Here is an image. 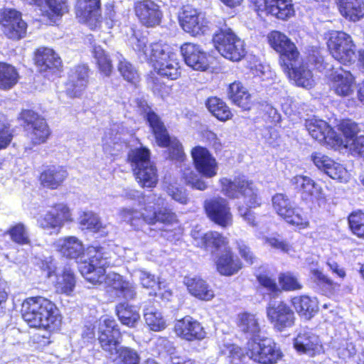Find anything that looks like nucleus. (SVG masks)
<instances>
[{"instance_id": "f257e3e1", "label": "nucleus", "mask_w": 364, "mask_h": 364, "mask_svg": "<svg viewBox=\"0 0 364 364\" xmlns=\"http://www.w3.org/2000/svg\"><path fill=\"white\" fill-rule=\"evenodd\" d=\"M57 250L75 260L79 272L88 282L100 285L105 281L108 257L105 247L91 244L85 247L77 237L68 236L58 240Z\"/></svg>"}, {"instance_id": "f03ea898", "label": "nucleus", "mask_w": 364, "mask_h": 364, "mask_svg": "<svg viewBox=\"0 0 364 364\" xmlns=\"http://www.w3.org/2000/svg\"><path fill=\"white\" fill-rule=\"evenodd\" d=\"M269 46L279 55V63L290 80L301 87L311 86V70L302 59L296 45L284 33L274 30L267 36Z\"/></svg>"}, {"instance_id": "7ed1b4c3", "label": "nucleus", "mask_w": 364, "mask_h": 364, "mask_svg": "<svg viewBox=\"0 0 364 364\" xmlns=\"http://www.w3.org/2000/svg\"><path fill=\"white\" fill-rule=\"evenodd\" d=\"M119 215L136 231L141 230L145 225L154 226L159 223L163 226L162 232L166 235L168 234V237H175L183 232L176 213L168 205L155 208L144 204L139 209L124 208L120 210Z\"/></svg>"}, {"instance_id": "20e7f679", "label": "nucleus", "mask_w": 364, "mask_h": 364, "mask_svg": "<svg viewBox=\"0 0 364 364\" xmlns=\"http://www.w3.org/2000/svg\"><path fill=\"white\" fill-rule=\"evenodd\" d=\"M219 184L221 192L226 198L231 200L240 197L244 198L247 207L239 206L237 208L239 215L250 225L257 226L256 217L252 209L260 207L263 200L259 189L255 182L242 174L235 176L233 179L221 178L219 180Z\"/></svg>"}, {"instance_id": "39448f33", "label": "nucleus", "mask_w": 364, "mask_h": 364, "mask_svg": "<svg viewBox=\"0 0 364 364\" xmlns=\"http://www.w3.org/2000/svg\"><path fill=\"white\" fill-rule=\"evenodd\" d=\"M22 318L30 328L58 331L62 324V316L56 304L41 296L25 299L21 304Z\"/></svg>"}, {"instance_id": "423d86ee", "label": "nucleus", "mask_w": 364, "mask_h": 364, "mask_svg": "<svg viewBox=\"0 0 364 364\" xmlns=\"http://www.w3.org/2000/svg\"><path fill=\"white\" fill-rule=\"evenodd\" d=\"M138 51L144 55L147 63L161 77L176 80L181 75V67L176 53L168 50L161 43H153L147 47L138 44Z\"/></svg>"}, {"instance_id": "0eeeda50", "label": "nucleus", "mask_w": 364, "mask_h": 364, "mask_svg": "<svg viewBox=\"0 0 364 364\" xmlns=\"http://www.w3.org/2000/svg\"><path fill=\"white\" fill-rule=\"evenodd\" d=\"M327 50L331 56L343 65L355 62L356 45L352 36L343 31H330L325 37Z\"/></svg>"}, {"instance_id": "6e6552de", "label": "nucleus", "mask_w": 364, "mask_h": 364, "mask_svg": "<svg viewBox=\"0 0 364 364\" xmlns=\"http://www.w3.org/2000/svg\"><path fill=\"white\" fill-rule=\"evenodd\" d=\"M272 204L277 215L288 225L299 230L310 227L308 214L303 208L295 205L286 194L275 193L272 197Z\"/></svg>"}, {"instance_id": "1a4fd4ad", "label": "nucleus", "mask_w": 364, "mask_h": 364, "mask_svg": "<svg viewBox=\"0 0 364 364\" xmlns=\"http://www.w3.org/2000/svg\"><path fill=\"white\" fill-rule=\"evenodd\" d=\"M213 41L220 55L232 62H240L247 55L245 41L229 27L219 28L213 35Z\"/></svg>"}, {"instance_id": "9d476101", "label": "nucleus", "mask_w": 364, "mask_h": 364, "mask_svg": "<svg viewBox=\"0 0 364 364\" xmlns=\"http://www.w3.org/2000/svg\"><path fill=\"white\" fill-rule=\"evenodd\" d=\"M255 277L259 286L266 289L272 297L277 296L282 291H299L304 287L299 276L291 271L278 274L279 284L273 275L266 271L256 274Z\"/></svg>"}, {"instance_id": "9b49d317", "label": "nucleus", "mask_w": 364, "mask_h": 364, "mask_svg": "<svg viewBox=\"0 0 364 364\" xmlns=\"http://www.w3.org/2000/svg\"><path fill=\"white\" fill-rule=\"evenodd\" d=\"M246 353L250 360L259 364H276L283 357V353L277 343L267 337L249 339Z\"/></svg>"}, {"instance_id": "f8f14e48", "label": "nucleus", "mask_w": 364, "mask_h": 364, "mask_svg": "<svg viewBox=\"0 0 364 364\" xmlns=\"http://www.w3.org/2000/svg\"><path fill=\"white\" fill-rule=\"evenodd\" d=\"M250 6L258 16H272L278 20L287 21L294 16L292 0H249Z\"/></svg>"}, {"instance_id": "ddd939ff", "label": "nucleus", "mask_w": 364, "mask_h": 364, "mask_svg": "<svg viewBox=\"0 0 364 364\" xmlns=\"http://www.w3.org/2000/svg\"><path fill=\"white\" fill-rule=\"evenodd\" d=\"M178 19L182 30L191 36H203L208 30V21L204 14L191 5L182 6Z\"/></svg>"}, {"instance_id": "4468645a", "label": "nucleus", "mask_w": 364, "mask_h": 364, "mask_svg": "<svg viewBox=\"0 0 364 364\" xmlns=\"http://www.w3.org/2000/svg\"><path fill=\"white\" fill-rule=\"evenodd\" d=\"M0 25L4 35L11 41H19L27 34L28 24L22 13L15 9L5 8L0 11Z\"/></svg>"}, {"instance_id": "2eb2a0df", "label": "nucleus", "mask_w": 364, "mask_h": 364, "mask_svg": "<svg viewBox=\"0 0 364 364\" xmlns=\"http://www.w3.org/2000/svg\"><path fill=\"white\" fill-rule=\"evenodd\" d=\"M208 218L221 228H227L233 224V215L227 199L216 196L207 199L203 203Z\"/></svg>"}, {"instance_id": "dca6fc26", "label": "nucleus", "mask_w": 364, "mask_h": 364, "mask_svg": "<svg viewBox=\"0 0 364 364\" xmlns=\"http://www.w3.org/2000/svg\"><path fill=\"white\" fill-rule=\"evenodd\" d=\"M122 340V333L116 320L112 316L105 318L98 328L97 341L101 348L109 354L116 353Z\"/></svg>"}, {"instance_id": "f3484780", "label": "nucleus", "mask_w": 364, "mask_h": 364, "mask_svg": "<svg viewBox=\"0 0 364 364\" xmlns=\"http://www.w3.org/2000/svg\"><path fill=\"white\" fill-rule=\"evenodd\" d=\"M306 127L312 138L334 149L343 144L342 137L323 120L311 119L306 122Z\"/></svg>"}, {"instance_id": "a211bd4d", "label": "nucleus", "mask_w": 364, "mask_h": 364, "mask_svg": "<svg viewBox=\"0 0 364 364\" xmlns=\"http://www.w3.org/2000/svg\"><path fill=\"white\" fill-rule=\"evenodd\" d=\"M133 10L139 23L146 28H155L161 23L163 12L153 0H136Z\"/></svg>"}, {"instance_id": "6ab92c4d", "label": "nucleus", "mask_w": 364, "mask_h": 364, "mask_svg": "<svg viewBox=\"0 0 364 364\" xmlns=\"http://www.w3.org/2000/svg\"><path fill=\"white\" fill-rule=\"evenodd\" d=\"M33 63L40 73H55L62 70L63 62L60 55L51 48L40 46L32 55Z\"/></svg>"}, {"instance_id": "aec40b11", "label": "nucleus", "mask_w": 364, "mask_h": 364, "mask_svg": "<svg viewBox=\"0 0 364 364\" xmlns=\"http://www.w3.org/2000/svg\"><path fill=\"white\" fill-rule=\"evenodd\" d=\"M173 331L178 337L188 342L201 341L207 337L206 330L202 323L191 316L177 320Z\"/></svg>"}, {"instance_id": "412c9836", "label": "nucleus", "mask_w": 364, "mask_h": 364, "mask_svg": "<svg viewBox=\"0 0 364 364\" xmlns=\"http://www.w3.org/2000/svg\"><path fill=\"white\" fill-rule=\"evenodd\" d=\"M68 176L69 173L66 166L49 164L42 168L37 180L43 188L53 191L63 187Z\"/></svg>"}, {"instance_id": "4be33fe9", "label": "nucleus", "mask_w": 364, "mask_h": 364, "mask_svg": "<svg viewBox=\"0 0 364 364\" xmlns=\"http://www.w3.org/2000/svg\"><path fill=\"white\" fill-rule=\"evenodd\" d=\"M75 14L90 30H95L102 23L101 0H77Z\"/></svg>"}, {"instance_id": "5701e85b", "label": "nucleus", "mask_w": 364, "mask_h": 364, "mask_svg": "<svg viewBox=\"0 0 364 364\" xmlns=\"http://www.w3.org/2000/svg\"><path fill=\"white\" fill-rule=\"evenodd\" d=\"M267 316L274 328L280 332L292 327L295 323L294 313L284 301L268 306Z\"/></svg>"}, {"instance_id": "b1692460", "label": "nucleus", "mask_w": 364, "mask_h": 364, "mask_svg": "<svg viewBox=\"0 0 364 364\" xmlns=\"http://www.w3.org/2000/svg\"><path fill=\"white\" fill-rule=\"evenodd\" d=\"M215 271L223 277L237 274L245 267L243 261L228 246L217 255L214 262Z\"/></svg>"}, {"instance_id": "393cba45", "label": "nucleus", "mask_w": 364, "mask_h": 364, "mask_svg": "<svg viewBox=\"0 0 364 364\" xmlns=\"http://www.w3.org/2000/svg\"><path fill=\"white\" fill-rule=\"evenodd\" d=\"M191 155L195 168L202 176L213 178L217 175L218 164L207 148L196 146L192 148Z\"/></svg>"}, {"instance_id": "a878e982", "label": "nucleus", "mask_w": 364, "mask_h": 364, "mask_svg": "<svg viewBox=\"0 0 364 364\" xmlns=\"http://www.w3.org/2000/svg\"><path fill=\"white\" fill-rule=\"evenodd\" d=\"M72 221L71 213L68 205L57 203L52 205V210L48 211L39 220L40 226L44 230H52L59 233L65 223Z\"/></svg>"}, {"instance_id": "bb28decb", "label": "nucleus", "mask_w": 364, "mask_h": 364, "mask_svg": "<svg viewBox=\"0 0 364 364\" xmlns=\"http://www.w3.org/2000/svg\"><path fill=\"white\" fill-rule=\"evenodd\" d=\"M293 346L299 354L314 357L324 352L323 343L318 335L309 330L299 331L293 339Z\"/></svg>"}, {"instance_id": "cd10ccee", "label": "nucleus", "mask_w": 364, "mask_h": 364, "mask_svg": "<svg viewBox=\"0 0 364 364\" xmlns=\"http://www.w3.org/2000/svg\"><path fill=\"white\" fill-rule=\"evenodd\" d=\"M90 69L87 65H77L72 70L65 84V93L71 98L80 97L87 87Z\"/></svg>"}, {"instance_id": "c85d7f7f", "label": "nucleus", "mask_w": 364, "mask_h": 364, "mask_svg": "<svg viewBox=\"0 0 364 364\" xmlns=\"http://www.w3.org/2000/svg\"><path fill=\"white\" fill-rule=\"evenodd\" d=\"M181 52L186 64L193 70L206 71L210 68L208 54L198 45L185 43Z\"/></svg>"}, {"instance_id": "c756f323", "label": "nucleus", "mask_w": 364, "mask_h": 364, "mask_svg": "<svg viewBox=\"0 0 364 364\" xmlns=\"http://www.w3.org/2000/svg\"><path fill=\"white\" fill-rule=\"evenodd\" d=\"M311 159L319 170L325 172L331 178L340 181L345 180L347 173L345 167L327 155L319 151H314L311 155Z\"/></svg>"}, {"instance_id": "7c9ffc66", "label": "nucleus", "mask_w": 364, "mask_h": 364, "mask_svg": "<svg viewBox=\"0 0 364 364\" xmlns=\"http://www.w3.org/2000/svg\"><path fill=\"white\" fill-rule=\"evenodd\" d=\"M290 183L295 191L300 194L302 200L313 201L322 195V188L311 178L304 175H296L291 178Z\"/></svg>"}, {"instance_id": "2f4dec72", "label": "nucleus", "mask_w": 364, "mask_h": 364, "mask_svg": "<svg viewBox=\"0 0 364 364\" xmlns=\"http://www.w3.org/2000/svg\"><path fill=\"white\" fill-rule=\"evenodd\" d=\"M192 236L196 246L204 250L218 251L222 247L225 249L229 246L228 239L218 231L209 230L203 234L196 232Z\"/></svg>"}, {"instance_id": "473e14b6", "label": "nucleus", "mask_w": 364, "mask_h": 364, "mask_svg": "<svg viewBox=\"0 0 364 364\" xmlns=\"http://www.w3.org/2000/svg\"><path fill=\"white\" fill-rule=\"evenodd\" d=\"M330 82L331 90L339 97H346L353 94L355 78L349 70L333 73Z\"/></svg>"}, {"instance_id": "72a5a7b5", "label": "nucleus", "mask_w": 364, "mask_h": 364, "mask_svg": "<svg viewBox=\"0 0 364 364\" xmlns=\"http://www.w3.org/2000/svg\"><path fill=\"white\" fill-rule=\"evenodd\" d=\"M228 97L231 102L243 111H249L254 105L251 94L243 83L235 80L228 87Z\"/></svg>"}, {"instance_id": "f704fd0d", "label": "nucleus", "mask_w": 364, "mask_h": 364, "mask_svg": "<svg viewBox=\"0 0 364 364\" xmlns=\"http://www.w3.org/2000/svg\"><path fill=\"white\" fill-rule=\"evenodd\" d=\"M335 3L346 21L355 23L364 18V0H335Z\"/></svg>"}, {"instance_id": "c9c22d12", "label": "nucleus", "mask_w": 364, "mask_h": 364, "mask_svg": "<svg viewBox=\"0 0 364 364\" xmlns=\"http://www.w3.org/2000/svg\"><path fill=\"white\" fill-rule=\"evenodd\" d=\"M291 304L298 315L306 320L312 318L319 309L316 299L308 295L303 294L292 297Z\"/></svg>"}, {"instance_id": "e433bc0d", "label": "nucleus", "mask_w": 364, "mask_h": 364, "mask_svg": "<svg viewBox=\"0 0 364 364\" xmlns=\"http://www.w3.org/2000/svg\"><path fill=\"white\" fill-rule=\"evenodd\" d=\"M236 325L239 331L252 338L258 336L261 327L257 315L249 311H242L237 314Z\"/></svg>"}, {"instance_id": "4c0bfd02", "label": "nucleus", "mask_w": 364, "mask_h": 364, "mask_svg": "<svg viewBox=\"0 0 364 364\" xmlns=\"http://www.w3.org/2000/svg\"><path fill=\"white\" fill-rule=\"evenodd\" d=\"M148 125L158 146L165 148L173 139V137L169 134L166 127L159 115H155L154 114H149Z\"/></svg>"}, {"instance_id": "58836bf2", "label": "nucleus", "mask_w": 364, "mask_h": 364, "mask_svg": "<svg viewBox=\"0 0 364 364\" xmlns=\"http://www.w3.org/2000/svg\"><path fill=\"white\" fill-rule=\"evenodd\" d=\"M43 2L46 9L42 11L41 16L51 24H57L63 16L69 12L70 6L68 0H43Z\"/></svg>"}, {"instance_id": "ea45409f", "label": "nucleus", "mask_w": 364, "mask_h": 364, "mask_svg": "<svg viewBox=\"0 0 364 364\" xmlns=\"http://www.w3.org/2000/svg\"><path fill=\"white\" fill-rule=\"evenodd\" d=\"M218 355L223 358L225 364H246V350L233 343L222 344L219 348Z\"/></svg>"}, {"instance_id": "a19ab883", "label": "nucleus", "mask_w": 364, "mask_h": 364, "mask_svg": "<svg viewBox=\"0 0 364 364\" xmlns=\"http://www.w3.org/2000/svg\"><path fill=\"white\" fill-rule=\"evenodd\" d=\"M205 105L208 112L220 122H225L233 117L231 108L220 97L217 96L208 97L205 101Z\"/></svg>"}, {"instance_id": "79ce46f5", "label": "nucleus", "mask_w": 364, "mask_h": 364, "mask_svg": "<svg viewBox=\"0 0 364 364\" xmlns=\"http://www.w3.org/2000/svg\"><path fill=\"white\" fill-rule=\"evenodd\" d=\"M186 286L188 292L194 297L202 301H210L215 297L213 290L205 280L200 277L187 279Z\"/></svg>"}, {"instance_id": "37998d69", "label": "nucleus", "mask_w": 364, "mask_h": 364, "mask_svg": "<svg viewBox=\"0 0 364 364\" xmlns=\"http://www.w3.org/2000/svg\"><path fill=\"white\" fill-rule=\"evenodd\" d=\"M132 172L137 183L143 188H155L158 184V170L153 161Z\"/></svg>"}, {"instance_id": "c03bdc74", "label": "nucleus", "mask_w": 364, "mask_h": 364, "mask_svg": "<svg viewBox=\"0 0 364 364\" xmlns=\"http://www.w3.org/2000/svg\"><path fill=\"white\" fill-rule=\"evenodd\" d=\"M19 79V73L14 65L0 62V90H11L18 84Z\"/></svg>"}, {"instance_id": "a18cd8bd", "label": "nucleus", "mask_w": 364, "mask_h": 364, "mask_svg": "<svg viewBox=\"0 0 364 364\" xmlns=\"http://www.w3.org/2000/svg\"><path fill=\"white\" fill-rule=\"evenodd\" d=\"M115 313L122 325L129 328L136 327L140 321L139 311L132 305L127 302H121L115 307Z\"/></svg>"}, {"instance_id": "49530a36", "label": "nucleus", "mask_w": 364, "mask_h": 364, "mask_svg": "<svg viewBox=\"0 0 364 364\" xmlns=\"http://www.w3.org/2000/svg\"><path fill=\"white\" fill-rule=\"evenodd\" d=\"M25 132L33 146L46 144L52 134L46 119L31 127Z\"/></svg>"}, {"instance_id": "de8ad7c7", "label": "nucleus", "mask_w": 364, "mask_h": 364, "mask_svg": "<svg viewBox=\"0 0 364 364\" xmlns=\"http://www.w3.org/2000/svg\"><path fill=\"white\" fill-rule=\"evenodd\" d=\"M76 286V276L70 267H64L61 273L56 276L54 287L56 290L65 295H71Z\"/></svg>"}, {"instance_id": "09e8293b", "label": "nucleus", "mask_w": 364, "mask_h": 364, "mask_svg": "<svg viewBox=\"0 0 364 364\" xmlns=\"http://www.w3.org/2000/svg\"><path fill=\"white\" fill-rule=\"evenodd\" d=\"M110 285L117 297L126 300H132L136 297V287L122 276H114Z\"/></svg>"}, {"instance_id": "8fccbe9b", "label": "nucleus", "mask_w": 364, "mask_h": 364, "mask_svg": "<svg viewBox=\"0 0 364 364\" xmlns=\"http://www.w3.org/2000/svg\"><path fill=\"white\" fill-rule=\"evenodd\" d=\"M126 161L131 166L132 171H134L152 162L151 151L144 146L131 149L127 153Z\"/></svg>"}, {"instance_id": "3c124183", "label": "nucleus", "mask_w": 364, "mask_h": 364, "mask_svg": "<svg viewBox=\"0 0 364 364\" xmlns=\"http://www.w3.org/2000/svg\"><path fill=\"white\" fill-rule=\"evenodd\" d=\"M92 53L100 73L105 77H109L113 70V65L108 53L100 46H94Z\"/></svg>"}, {"instance_id": "603ef678", "label": "nucleus", "mask_w": 364, "mask_h": 364, "mask_svg": "<svg viewBox=\"0 0 364 364\" xmlns=\"http://www.w3.org/2000/svg\"><path fill=\"white\" fill-rule=\"evenodd\" d=\"M4 235H9L10 240L18 245H28L31 244V239L28 228L23 223H16L4 232Z\"/></svg>"}, {"instance_id": "864d4df0", "label": "nucleus", "mask_w": 364, "mask_h": 364, "mask_svg": "<svg viewBox=\"0 0 364 364\" xmlns=\"http://www.w3.org/2000/svg\"><path fill=\"white\" fill-rule=\"evenodd\" d=\"M348 230L357 239L364 241V211L353 210L347 216Z\"/></svg>"}, {"instance_id": "5fc2aeb1", "label": "nucleus", "mask_w": 364, "mask_h": 364, "mask_svg": "<svg viewBox=\"0 0 364 364\" xmlns=\"http://www.w3.org/2000/svg\"><path fill=\"white\" fill-rule=\"evenodd\" d=\"M117 70L120 75L127 82L134 86L139 83L141 77L138 70L127 59L122 58L118 62Z\"/></svg>"}, {"instance_id": "6e6d98bb", "label": "nucleus", "mask_w": 364, "mask_h": 364, "mask_svg": "<svg viewBox=\"0 0 364 364\" xmlns=\"http://www.w3.org/2000/svg\"><path fill=\"white\" fill-rule=\"evenodd\" d=\"M181 178L192 189L203 191L208 188L207 183L191 166L185 167L181 170Z\"/></svg>"}, {"instance_id": "4d7b16f0", "label": "nucleus", "mask_w": 364, "mask_h": 364, "mask_svg": "<svg viewBox=\"0 0 364 364\" xmlns=\"http://www.w3.org/2000/svg\"><path fill=\"white\" fill-rule=\"evenodd\" d=\"M17 119L21 122L24 132L45 119L42 115L33 109H21Z\"/></svg>"}, {"instance_id": "13d9d810", "label": "nucleus", "mask_w": 364, "mask_h": 364, "mask_svg": "<svg viewBox=\"0 0 364 364\" xmlns=\"http://www.w3.org/2000/svg\"><path fill=\"white\" fill-rule=\"evenodd\" d=\"M79 224L82 228L92 232H99L104 228V225L99 217L92 212L82 213L79 218Z\"/></svg>"}, {"instance_id": "bf43d9fd", "label": "nucleus", "mask_w": 364, "mask_h": 364, "mask_svg": "<svg viewBox=\"0 0 364 364\" xmlns=\"http://www.w3.org/2000/svg\"><path fill=\"white\" fill-rule=\"evenodd\" d=\"M235 245L242 260L243 259L248 265H252L257 262V257L246 241L242 239L237 240Z\"/></svg>"}, {"instance_id": "052dcab7", "label": "nucleus", "mask_w": 364, "mask_h": 364, "mask_svg": "<svg viewBox=\"0 0 364 364\" xmlns=\"http://www.w3.org/2000/svg\"><path fill=\"white\" fill-rule=\"evenodd\" d=\"M265 242L271 248L282 253H289L292 250V245L279 235L268 237Z\"/></svg>"}, {"instance_id": "680f3d73", "label": "nucleus", "mask_w": 364, "mask_h": 364, "mask_svg": "<svg viewBox=\"0 0 364 364\" xmlns=\"http://www.w3.org/2000/svg\"><path fill=\"white\" fill-rule=\"evenodd\" d=\"M337 127L348 139H355L360 131L358 124L349 119L341 120Z\"/></svg>"}, {"instance_id": "e2e57ef3", "label": "nucleus", "mask_w": 364, "mask_h": 364, "mask_svg": "<svg viewBox=\"0 0 364 364\" xmlns=\"http://www.w3.org/2000/svg\"><path fill=\"white\" fill-rule=\"evenodd\" d=\"M14 130L7 122H0V150L6 149L14 139Z\"/></svg>"}, {"instance_id": "0e129e2a", "label": "nucleus", "mask_w": 364, "mask_h": 364, "mask_svg": "<svg viewBox=\"0 0 364 364\" xmlns=\"http://www.w3.org/2000/svg\"><path fill=\"white\" fill-rule=\"evenodd\" d=\"M167 149L168 157L171 160L183 161L185 159V153L183 151V146L176 137L171 141L168 146L165 147Z\"/></svg>"}, {"instance_id": "69168bd1", "label": "nucleus", "mask_w": 364, "mask_h": 364, "mask_svg": "<svg viewBox=\"0 0 364 364\" xmlns=\"http://www.w3.org/2000/svg\"><path fill=\"white\" fill-rule=\"evenodd\" d=\"M145 319L152 331H159L164 329L166 326V322L157 312L146 313Z\"/></svg>"}, {"instance_id": "338daca9", "label": "nucleus", "mask_w": 364, "mask_h": 364, "mask_svg": "<svg viewBox=\"0 0 364 364\" xmlns=\"http://www.w3.org/2000/svg\"><path fill=\"white\" fill-rule=\"evenodd\" d=\"M311 274L318 285L329 289H334L336 284L327 276L323 274L320 269H313L311 270Z\"/></svg>"}, {"instance_id": "774afa93", "label": "nucleus", "mask_w": 364, "mask_h": 364, "mask_svg": "<svg viewBox=\"0 0 364 364\" xmlns=\"http://www.w3.org/2000/svg\"><path fill=\"white\" fill-rule=\"evenodd\" d=\"M120 364H139L138 354L129 348H122L120 350Z\"/></svg>"}]
</instances>
